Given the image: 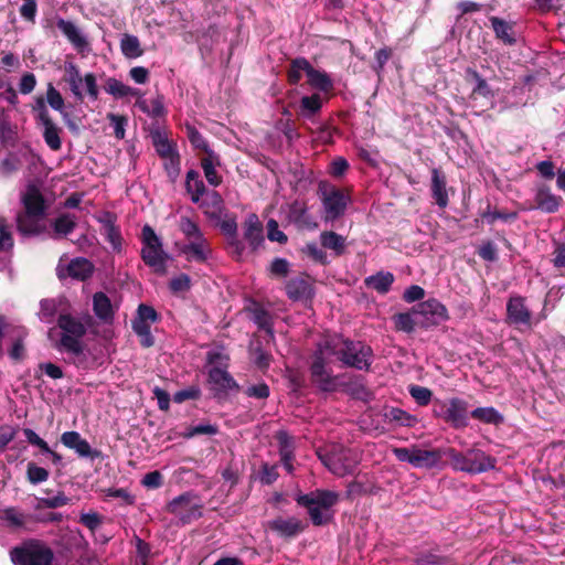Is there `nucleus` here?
I'll list each match as a JSON object with an SVG mask.
<instances>
[{
    "mask_svg": "<svg viewBox=\"0 0 565 565\" xmlns=\"http://www.w3.org/2000/svg\"><path fill=\"white\" fill-rule=\"evenodd\" d=\"M333 358L347 366L367 370L372 362V349L363 342L350 341L337 334L326 338L319 344L311 364L312 381L322 391H334L337 387V377L326 367Z\"/></svg>",
    "mask_w": 565,
    "mask_h": 565,
    "instance_id": "f257e3e1",
    "label": "nucleus"
},
{
    "mask_svg": "<svg viewBox=\"0 0 565 565\" xmlns=\"http://www.w3.org/2000/svg\"><path fill=\"white\" fill-rule=\"evenodd\" d=\"M90 322L92 317L89 315L76 317L71 313L60 312L57 326L61 329V339L55 344L56 350L75 356L83 354V338Z\"/></svg>",
    "mask_w": 565,
    "mask_h": 565,
    "instance_id": "f03ea898",
    "label": "nucleus"
},
{
    "mask_svg": "<svg viewBox=\"0 0 565 565\" xmlns=\"http://www.w3.org/2000/svg\"><path fill=\"white\" fill-rule=\"evenodd\" d=\"M21 201L24 211L17 214V228L22 235H39L44 231L42 220L45 215L44 199L35 185H28Z\"/></svg>",
    "mask_w": 565,
    "mask_h": 565,
    "instance_id": "7ed1b4c3",
    "label": "nucleus"
},
{
    "mask_svg": "<svg viewBox=\"0 0 565 565\" xmlns=\"http://www.w3.org/2000/svg\"><path fill=\"white\" fill-rule=\"evenodd\" d=\"M317 454L321 462L339 477L353 473L360 461L359 454L355 450L338 445H333L327 450L320 449Z\"/></svg>",
    "mask_w": 565,
    "mask_h": 565,
    "instance_id": "20e7f679",
    "label": "nucleus"
},
{
    "mask_svg": "<svg viewBox=\"0 0 565 565\" xmlns=\"http://www.w3.org/2000/svg\"><path fill=\"white\" fill-rule=\"evenodd\" d=\"M141 258L154 273L164 275L167 271L168 254L162 248V242L153 228L145 225L141 232Z\"/></svg>",
    "mask_w": 565,
    "mask_h": 565,
    "instance_id": "39448f33",
    "label": "nucleus"
},
{
    "mask_svg": "<svg viewBox=\"0 0 565 565\" xmlns=\"http://www.w3.org/2000/svg\"><path fill=\"white\" fill-rule=\"evenodd\" d=\"M53 551L39 541H30L11 551L14 565H52Z\"/></svg>",
    "mask_w": 565,
    "mask_h": 565,
    "instance_id": "423d86ee",
    "label": "nucleus"
},
{
    "mask_svg": "<svg viewBox=\"0 0 565 565\" xmlns=\"http://www.w3.org/2000/svg\"><path fill=\"white\" fill-rule=\"evenodd\" d=\"M392 451L399 461L408 462L414 468L431 469L436 467L443 458L441 449L426 450L417 446L408 448L396 447L393 448Z\"/></svg>",
    "mask_w": 565,
    "mask_h": 565,
    "instance_id": "0eeeda50",
    "label": "nucleus"
},
{
    "mask_svg": "<svg viewBox=\"0 0 565 565\" xmlns=\"http://www.w3.org/2000/svg\"><path fill=\"white\" fill-rule=\"evenodd\" d=\"M319 194L326 221H334L344 214L349 198L342 191L326 182H321L319 184Z\"/></svg>",
    "mask_w": 565,
    "mask_h": 565,
    "instance_id": "6e6552de",
    "label": "nucleus"
},
{
    "mask_svg": "<svg viewBox=\"0 0 565 565\" xmlns=\"http://www.w3.org/2000/svg\"><path fill=\"white\" fill-rule=\"evenodd\" d=\"M66 81L70 85V88L73 95L83 99V89L85 88L88 96L96 100L98 98V87L96 83V77L93 73H87L84 77L81 76L79 70L77 65L72 62H67L64 65Z\"/></svg>",
    "mask_w": 565,
    "mask_h": 565,
    "instance_id": "1a4fd4ad",
    "label": "nucleus"
},
{
    "mask_svg": "<svg viewBox=\"0 0 565 565\" xmlns=\"http://www.w3.org/2000/svg\"><path fill=\"white\" fill-rule=\"evenodd\" d=\"M434 413L455 428H463L468 425V408L463 399L437 401L434 405Z\"/></svg>",
    "mask_w": 565,
    "mask_h": 565,
    "instance_id": "9d476101",
    "label": "nucleus"
},
{
    "mask_svg": "<svg viewBox=\"0 0 565 565\" xmlns=\"http://www.w3.org/2000/svg\"><path fill=\"white\" fill-rule=\"evenodd\" d=\"M167 511L186 524L201 516L202 504L196 495L186 492L170 501Z\"/></svg>",
    "mask_w": 565,
    "mask_h": 565,
    "instance_id": "9b49d317",
    "label": "nucleus"
},
{
    "mask_svg": "<svg viewBox=\"0 0 565 565\" xmlns=\"http://www.w3.org/2000/svg\"><path fill=\"white\" fill-rule=\"evenodd\" d=\"M418 328L428 329L448 319L446 307L436 299H428L414 307Z\"/></svg>",
    "mask_w": 565,
    "mask_h": 565,
    "instance_id": "f8f14e48",
    "label": "nucleus"
},
{
    "mask_svg": "<svg viewBox=\"0 0 565 565\" xmlns=\"http://www.w3.org/2000/svg\"><path fill=\"white\" fill-rule=\"evenodd\" d=\"M33 109L36 113V118L44 127L43 137L46 145L52 150L61 149L62 142L60 138V128L51 119L44 100L42 98H39Z\"/></svg>",
    "mask_w": 565,
    "mask_h": 565,
    "instance_id": "ddd939ff",
    "label": "nucleus"
},
{
    "mask_svg": "<svg viewBox=\"0 0 565 565\" xmlns=\"http://www.w3.org/2000/svg\"><path fill=\"white\" fill-rule=\"evenodd\" d=\"M61 443L65 447L73 449L79 457L95 459L100 456V452L93 449L89 443L82 438L77 431L72 430L63 433L61 436Z\"/></svg>",
    "mask_w": 565,
    "mask_h": 565,
    "instance_id": "4468645a",
    "label": "nucleus"
},
{
    "mask_svg": "<svg viewBox=\"0 0 565 565\" xmlns=\"http://www.w3.org/2000/svg\"><path fill=\"white\" fill-rule=\"evenodd\" d=\"M287 220L299 228L313 230L318 226L317 222L308 213L307 204L298 200L287 205Z\"/></svg>",
    "mask_w": 565,
    "mask_h": 565,
    "instance_id": "2eb2a0df",
    "label": "nucleus"
},
{
    "mask_svg": "<svg viewBox=\"0 0 565 565\" xmlns=\"http://www.w3.org/2000/svg\"><path fill=\"white\" fill-rule=\"evenodd\" d=\"M507 316L511 324L531 326L532 315L525 306V299L521 296H514L509 299Z\"/></svg>",
    "mask_w": 565,
    "mask_h": 565,
    "instance_id": "dca6fc26",
    "label": "nucleus"
},
{
    "mask_svg": "<svg viewBox=\"0 0 565 565\" xmlns=\"http://www.w3.org/2000/svg\"><path fill=\"white\" fill-rule=\"evenodd\" d=\"M58 30L67 38L76 51L81 54L89 52V43L81 30L72 22L58 19L56 22Z\"/></svg>",
    "mask_w": 565,
    "mask_h": 565,
    "instance_id": "f3484780",
    "label": "nucleus"
},
{
    "mask_svg": "<svg viewBox=\"0 0 565 565\" xmlns=\"http://www.w3.org/2000/svg\"><path fill=\"white\" fill-rule=\"evenodd\" d=\"M198 204L209 218L221 221L224 212V202L216 191L206 192Z\"/></svg>",
    "mask_w": 565,
    "mask_h": 565,
    "instance_id": "a211bd4d",
    "label": "nucleus"
},
{
    "mask_svg": "<svg viewBox=\"0 0 565 565\" xmlns=\"http://www.w3.org/2000/svg\"><path fill=\"white\" fill-rule=\"evenodd\" d=\"M268 527L280 536L291 537L303 531L302 522L297 518H277L268 523Z\"/></svg>",
    "mask_w": 565,
    "mask_h": 565,
    "instance_id": "6ab92c4d",
    "label": "nucleus"
},
{
    "mask_svg": "<svg viewBox=\"0 0 565 565\" xmlns=\"http://www.w3.org/2000/svg\"><path fill=\"white\" fill-rule=\"evenodd\" d=\"M182 253L186 256L188 260L204 263L209 258L211 249L206 239L201 237L189 241V243L182 247Z\"/></svg>",
    "mask_w": 565,
    "mask_h": 565,
    "instance_id": "aec40b11",
    "label": "nucleus"
},
{
    "mask_svg": "<svg viewBox=\"0 0 565 565\" xmlns=\"http://www.w3.org/2000/svg\"><path fill=\"white\" fill-rule=\"evenodd\" d=\"M93 310L95 316L105 323H109L114 320V306L108 296L102 291L93 296Z\"/></svg>",
    "mask_w": 565,
    "mask_h": 565,
    "instance_id": "412c9836",
    "label": "nucleus"
},
{
    "mask_svg": "<svg viewBox=\"0 0 565 565\" xmlns=\"http://www.w3.org/2000/svg\"><path fill=\"white\" fill-rule=\"evenodd\" d=\"M244 237L253 249H256L263 242V225L256 214H249L244 223Z\"/></svg>",
    "mask_w": 565,
    "mask_h": 565,
    "instance_id": "4be33fe9",
    "label": "nucleus"
},
{
    "mask_svg": "<svg viewBox=\"0 0 565 565\" xmlns=\"http://www.w3.org/2000/svg\"><path fill=\"white\" fill-rule=\"evenodd\" d=\"M431 195L435 199L436 203L440 207H446L448 205V194L446 189V178L438 170H431Z\"/></svg>",
    "mask_w": 565,
    "mask_h": 565,
    "instance_id": "5701e85b",
    "label": "nucleus"
},
{
    "mask_svg": "<svg viewBox=\"0 0 565 565\" xmlns=\"http://www.w3.org/2000/svg\"><path fill=\"white\" fill-rule=\"evenodd\" d=\"M562 198L553 194L547 188H541L535 194V207L545 212L554 213L558 210Z\"/></svg>",
    "mask_w": 565,
    "mask_h": 565,
    "instance_id": "b1692460",
    "label": "nucleus"
},
{
    "mask_svg": "<svg viewBox=\"0 0 565 565\" xmlns=\"http://www.w3.org/2000/svg\"><path fill=\"white\" fill-rule=\"evenodd\" d=\"M495 460L481 450H469V473H480L494 468Z\"/></svg>",
    "mask_w": 565,
    "mask_h": 565,
    "instance_id": "393cba45",
    "label": "nucleus"
},
{
    "mask_svg": "<svg viewBox=\"0 0 565 565\" xmlns=\"http://www.w3.org/2000/svg\"><path fill=\"white\" fill-rule=\"evenodd\" d=\"M297 502L308 509V513L315 525L326 524L330 520L328 510L313 504L312 495H300Z\"/></svg>",
    "mask_w": 565,
    "mask_h": 565,
    "instance_id": "a878e982",
    "label": "nucleus"
},
{
    "mask_svg": "<svg viewBox=\"0 0 565 565\" xmlns=\"http://www.w3.org/2000/svg\"><path fill=\"white\" fill-rule=\"evenodd\" d=\"M491 25L493 28V31L495 33V36L501 40L503 43L512 45L515 43V32L513 29V25L511 23H508L507 21L492 17L490 19Z\"/></svg>",
    "mask_w": 565,
    "mask_h": 565,
    "instance_id": "bb28decb",
    "label": "nucleus"
},
{
    "mask_svg": "<svg viewBox=\"0 0 565 565\" xmlns=\"http://www.w3.org/2000/svg\"><path fill=\"white\" fill-rule=\"evenodd\" d=\"M93 265L86 258H75L66 267L67 275L78 280H85L93 274Z\"/></svg>",
    "mask_w": 565,
    "mask_h": 565,
    "instance_id": "cd10ccee",
    "label": "nucleus"
},
{
    "mask_svg": "<svg viewBox=\"0 0 565 565\" xmlns=\"http://www.w3.org/2000/svg\"><path fill=\"white\" fill-rule=\"evenodd\" d=\"M210 382L220 391H228L236 386L235 381L224 369L213 366L209 372Z\"/></svg>",
    "mask_w": 565,
    "mask_h": 565,
    "instance_id": "c85d7f7f",
    "label": "nucleus"
},
{
    "mask_svg": "<svg viewBox=\"0 0 565 565\" xmlns=\"http://www.w3.org/2000/svg\"><path fill=\"white\" fill-rule=\"evenodd\" d=\"M136 106L145 114H147L150 117H161L164 115V106H163V98L161 96H158L151 100H147L142 97L141 93L139 94Z\"/></svg>",
    "mask_w": 565,
    "mask_h": 565,
    "instance_id": "c756f323",
    "label": "nucleus"
},
{
    "mask_svg": "<svg viewBox=\"0 0 565 565\" xmlns=\"http://www.w3.org/2000/svg\"><path fill=\"white\" fill-rule=\"evenodd\" d=\"M185 188L186 191L191 194V200L193 203H199L200 199L206 193L205 185L200 179L199 172L194 170L188 171Z\"/></svg>",
    "mask_w": 565,
    "mask_h": 565,
    "instance_id": "7c9ffc66",
    "label": "nucleus"
},
{
    "mask_svg": "<svg viewBox=\"0 0 565 565\" xmlns=\"http://www.w3.org/2000/svg\"><path fill=\"white\" fill-rule=\"evenodd\" d=\"M286 291L289 298L298 300L306 298L311 292V286L309 281L303 277H297L290 279L286 285Z\"/></svg>",
    "mask_w": 565,
    "mask_h": 565,
    "instance_id": "2f4dec72",
    "label": "nucleus"
},
{
    "mask_svg": "<svg viewBox=\"0 0 565 565\" xmlns=\"http://www.w3.org/2000/svg\"><path fill=\"white\" fill-rule=\"evenodd\" d=\"M105 90L113 95L115 98H124L128 96L138 98L140 94V90L132 88L114 77L107 79Z\"/></svg>",
    "mask_w": 565,
    "mask_h": 565,
    "instance_id": "473e14b6",
    "label": "nucleus"
},
{
    "mask_svg": "<svg viewBox=\"0 0 565 565\" xmlns=\"http://www.w3.org/2000/svg\"><path fill=\"white\" fill-rule=\"evenodd\" d=\"M394 281L393 274L388 271H380L373 276H370L365 279V284L367 287L375 289L381 294H385L390 290L392 284Z\"/></svg>",
    "mask_w": 565,
    "mask_h": 565,
    "instance_id": "72a5a7b5",
    "label": "nucleus"
},
{
    "mask_svg": "<svg viewBox=\"0 0 565 565\" xmlns=\"http://www.w3.org/2000/svg\"><path fill=\"white\" fill-rule=\"evenodd\" d=\"M320 241L324 248L333 250L335 255H342L345 250V238L335 232H322Z\"/></svg>",
    "mask_w": 565,
    "mask_h": 565,
    "instance_id": "f704fd0d",
    "label": "nucleus"
},
{
    "mask_svg": "<svg viewBox=\"0 0 565 565\" xmlns=\"http://www.w3.org/2000/svg\"><path fill=\"white\" fill-rule=\"evenodd\" d=\"M308 83L322 92H328L332 88V81L328 76L327 73L315 70L311 64L309 65L308 72H307Z\"/></svg>",
    "mask_w": 565,
    "mask_h": 565,
    "instance_id": "c9c22d12",
    "label": "nucleus"
},
{
    "mask_svg": "<svg viewBox=\"0 0 565 565\" xmlns=\"http://www.w3.org/2000/svg\"><path fill=\"white\" fill-rule=\"evenodd\" d=\"M62 299H43L40 302V311L38 313L41 321L45 323L53 322L55 315L62 306Z\"/></svg>",
    "mask_w": 565,
    "mask_h": 565,
    "instance_id": "e433bc0d",
    "label": "nucleus"
},
{
    "mask_svg": "<svg viewBox=\"0 0 565 565\" xmlns=\"http://www.w3.org/2000/svg\"><path fill=\"white\" fill-rule=\"evenodd\" d=\"M23 434H24L28 443H30L33 446L39 447L43 452L50 455V457L52 458V461L54 463H60L61 462V460H62L61 455H58L57 452L53 451L49 447L47 443L44 439H42L34 430H32L30 428H25L23 430Z\"/></svg>",
    "mask_w": 565,
    "mask_h": 565,
    "instance_id": "4c0bfd02",
    "label": "nucleus"
},
{
    "mask_svg": "<svg viewBox=\"0 0 565 565\" xmlns=\"http://www.w3.org/2000/svg\"><path fill=\"white\" fill-rule=\"evenodd\" d=\"M120 49L127 58H137L143 54L139 39L131 34H125L120 41Z\"/></svg>",
    "mask_w": 565,
    "mask_h": 565,
    "instance_id": "58836bf2",
    "label": "nucleus"
},
{
    "mask_svg": "<svg viewBox=\"0 0 565 565\" xmlns=\"http://www.w3.org/2000/svg\"><path fill=\"white\" fill-rule=\"evenodd\" d=\"M216 163H218L217 158L212 152H209V156L203 158L201 161L204 177L206 181L213 186H217L222 182V178L215 170Z\"/></svg>",
    "mask_w": 565,
    "mask_h": 565,
    "instance_id": "ea45409f",
    "label": "nucleus"
},
{
    "mask_svg": "<svg viewBox=\"0 0 565 565\" xmlns=\"http://www.w3.org/2000/svg\"><path fill=\"white\" fill-rule=\"evenodd\" d=\"M393 319H394L396 329L399 331L411 333L416 328H418L417 317H416L414 308L412 309L411 312H403V313L395 315Z\"/></svg>",
    "mask_w": 565,
    "mask_h": 565,
    "instance_id": "a19ab883",
    "label": "nucleus"
},
{
    "mask_svg": "<svg viewBox=\"0 0 565 565\" xmlns=\"http://www.w3.org/2000/svg\"><path fill=\"white\" fill-rule=\"evenodd\" d=\"M322 107L320 95L303 96L300 100L299 111L303 117H311Z\"/></svg>",
    "mask_w": 565,
    "mask_h": 565,
    "instance_id": "79ce46f5",
    "label": "nucleus"
},
{
    "mask_svg": "<svg viewBox=\"0 0 565 565\" xmlns=\"http://www.w3.org/2000/svg\"><path fill=\"white\" fill-rule=\"evenodd\" d=\"M471 416L486 424H500L503 422L502 415L493 407H478L471 412Z\"/></svg>",
    "mask_w": 565,
    "mask_h": 565,
    "instance_id": "37998d69",
    "label": "nucleus"
},
{
    "mask_svg": "<svg viewBox=\"0 0 565 565\" xmlns=\"http://www.w3.org/2000/svg\"><path fill=\"white\" fill-rule=\"evenodd\" d=\"M151 323L142 322L139 320H132V330L140 338V343L145 348L153 345V337L150 332Z\"/></svg>",
    "mask_w": 565,
    "mask_h": 565,
    "instance_id": "c03bdc74",
    "label": "nucleus"
},
{
    "mask_svg": "<svg viewBox=\"0 0 565 565\" xmlns=\"http://www.w3.org/2000/svg\"><path fill=\"white\" fill-rule=\"evenodd\" d=\"M444 456L451 460L455 469L469 472V451L467 454H461L454 448H448L443 450V457Z\"/></svg>",
    "mask_w": 565,
    "mask_h": 565,
    "instance_id": "a18cd8bd",
    "label": "nucleus"
},
{
    "mask_svg": "<svg viewBox=\"0 0 565 565\" xmlns=\"http://www.w3.org/2000/svg\"><path fill=\"white\" fill-rule=\"evenodd\" d=\"M103 235L110 243L114 249L119 250L121 246V236L119 230L115 226L114 222L108 217L103 222Z\"/></svg>",
    "mask_w": 565,
    "mask_h": 565,
    "instance_id": "49530a36",
    "label": "nucleus"
},
{
    "mask_svg": "<svg viewBox=\"0 0 565 565\" xmlns=\"http://www.w3.org/2000/svg\"><path fill=\"white\" fill-rule=\"evenodd\" d=\"M309 65L310 63L303 57L292 60L290 70L288 71L289 82L297 84L302 77V73L307 74Z\"/></svg>",
    "mask_w": 565,
    "mask_h": 565,
    "instance_id": "de8ad7c7",
    "label": "nucleus"
},
{
    "mask_svg": "<svg viewBox=\"0 0 565 565\" xmlns=\"http://www.w3.org/2000/svg\"><path fill=\"white\" fill-rule=\"evenodd\" d=\"M310 495H312L313 504L324 510H329L339 499V494L333 491H317Z\"/></svg>",
    "mask_w": 565,
    "mask_h": 565,
    "instance_id": "09e8293b",
    "label": "nucleus"
},
{
    "mask_svg": "<svg viewBox=\"0 0 565 565\" xmlns=\"http://www.w3.org/2000/svg\"><path fill=\"white\" fill-rule=\"evenodd\" d=\"M179 228L189 241L204 237L198 224L186 216L180 218Z\"/></svg>",
    "mask_w": 565,
    "mask_h": 565,
    "instance_id": "8fccbe9b",
    "label": "nucleus"
},
{
    "mask_svg": "<svg viewBox=\"0 0 565 565\" xmlns=\"http://www.w3.org/2000/svg\"><path fill=\"white\" fill-rule=\"evenodd\" d=\"M1 519L12 527H21L25 524L28 516L14 508H8L2 511Z\"/></svg>",
    "mask_w": 565,
    "mask_h": 565,
    "instance_id": "3c124183",
    "label": "nucleus"
},
{
    "mask_svg": "<svg viewBox=\"0 0 565 565\" xmlns=\"http://www.w3.org/2000/svg\"><path fill=\"white\" fill-rule=\"evenodd\" d=\"M13 247L11 227L6 217L0 216V252H8Z\"/></svg>",
    "mask_w": 565,
    "mask_h": 565,
    "instance_id": "603ef678",
    "label": "nucleus"
},
{
    "mask_svg": "<svg viewBox=\"0 0 565 565\" xmlns=\"http://www.w3.org/2000/svg\"><path fill=\"white\" fill-rule=\"evenodd\" d=\"M76 225L75 216L63 214L54 221L53 227L56 234L67 235Z\"/></svg>",
    "mask_w": 565,
    "mask_h": 565,
    "instance_id": "864d4df0",
    "label": "nucleus"
},
{
    "mask_svg": "<svg viewBox=\"0 0 565 565\" xmlns=\"http://www.w3.org/2000/svg\"><path fill=\"white\" fill-rule=\"evenodd\" d=\"M385 417L390 422L396 423L401 426L409 427V426H413L415 423V418L401 408H391L390 411H387L385 413Z\"/></svg>",
    "mask_w": 565,
    "mask_h": 565,
    "instance_id": "5fc2aeb1",
    "label": "nucleus"
},
{
    "mask_svg": "<svg viewBox=\"0 0 565 565\" xmlns=\"http://www.w3.org/2000/svg\"><path fill=\"white\" fill-rule=\"evenodd\" d=\"M275 437L279 445L280 457L288 458V455H294V438L286 430L277 431Z\"/></svg>",
    "mask_w": 565,
    "mask_h": 565,
    "instance_id": "6e6d98bb",
    "label": "nucleus"
},
{
    "mask_svg": "<svg viewBox=\"0 0 565 565\" xmlns=\"http://www.w3.org/2000/svg\"><path fill=\"white\" fill-rule=\"evenodd\" d=\"M220 226L224 234L233 239L232 245L235 247V250L241 254L242 246L241 243L236 241L237 224L235 218L226 217L221 221Z\"/></svg>",
    "mask_w": 565,
    "mask_h": 565,
    "instance_id": "4d7b16f0",
    "label": "nucleus"
},
{
    "mask_svg": "<svg viewBox=\"0 0 565 565\" xmlns=\"http://www.w3.org/2000/svg\"><path fill=\"white\" fill-rule=\"evenodd\" d=\"M49 478V471L35 463L28 465V479L31 483L36 484L46 481Z\"/></svg>",
    "mask_w": 565,
    "mask_h": 565,
    "instance_id": "13d9d810",
    "label": "nucleus"
},
{
    "mask_svg": "<svg viewBox=\"0 0 565 565\" xmlns=\"http://www.w3.org/2000/svg\"><path fill=\"white\" fill-rule=\"evenodd\" d=\"M153 145H154L156 151L162 158L175 153V151L173 150V148L170 145V142L168 141V139L160 134H157L156 136H153Z\"/></svg>",
    "mask_w": 565,
    "mask_h": 565,
    "instance_id": "bf43d9fd",
    "label": "nucleus"
},
{
    "mask_svg": "<svg viewBox=\"0 0 565 565\" xmlns=\"http://www.w3.org/2000/svg\"><path fill=\"white\" fill-rule=\"evenodd\" d=\"M409 393L419 405H427L431 399V391L427 387L415 385L409 388Z\"/></svg>",
    "mask_w": 565,
    "mask_h": 565,
    "instance_id": "052dcab7",
    "label": "nucleus"
},
{
    "mask_svg": "<svg viewBox=\"0 0 565 565\" xmlns=\"http://www.w3.org/2000/svg\"><path fill=\"white\" fill-rule=\"evenodd\" d=\"M20 168V160L14 156H9L0 162V174L9 177Z\"/></svg>",
    "mask_w": 565,
    "mask_h": 565,
    "instance_id": "680f3d73",
    "label": "nucleus"
},
{
    "mask_svg": "<svg viewBox=\"0 0 565 565\" xmlns=\"http://www.w3.org/2000/svg\"><path fill=\"white\" fill-rule=\"evenodd\" d=\"M46 98L50 106L58 111L63 110L64 107V99L58 90L54 88L52 84L49 85L47 92H46Z\"/></svg>",
    "mask_w": 565,
    "mask_h": 565,
    "instance_id": "e2e57ef3",
    "label": "nucleus"
},
{
    "mask_svg": "<svg viewBox=\"0 0 565 565\" xmlns=\"http://www.w3.org/2000/svg\"><path fill=\"white\" fill-rule=\"evenodd\" d=\"M267 236L271 242L284 244L287 242V236L278 227L277 221L270 218L267 223Z\"/></svg>",
    "mask_w": 565,
    "mask_h": 565,
    "instance_id": "0e129e2a",
    "label": "nucleus"
},
{
    "mask_svg": "<svg viewBox=\"0 0 565 565\" xmlns=\"http://www.w3.org/2000/svg\"><path fill=\"white\" fill-rule=\"evenodd\" d=\"M135 319L142 322L153 323L158 320V313L152 307L141 303L138 307L137 317Z\"/></svg>",
    "mask_w": 565,
    "mask_h": 565,
    "instance_id": "69168bd1",
    "label": "nucleus"
},
{
    "mask_svg": "<svg viewBox=\"0 0 565 565\" xmlns=\"http://www.w3.org/2000/svg\"><path fill=\"white\" fill-rule=\"evenodd\" d=\"M164 168L171 179H175L180 173V158L177 153L164 157Z\"/></svg>",
    "mask_w": 565,
    "mask_h": 565,
    "instance_id": "338daca9",
    "label": "nucleus"
},
{
    "mask_svg": "<svg viewBox=\"0 0 565 565\" xmlns=\"http://www.w3.org/2000/svg\"><path fill=\"white\" fill-rule=\"evenodd\" d=\"M186 134H188V138L190 139L191 143L195 148L203 149L207 153L210 152L207 149V143H206L205 139L194 127L186 126Z\"/></svg>",
    "mask_w": 565,
    "mask_h": 565,
    "instance_id": "774afa93",
    "label": "nucleus"
}]
</instances>
